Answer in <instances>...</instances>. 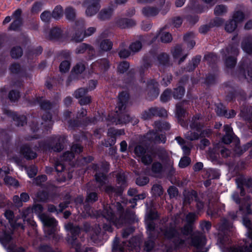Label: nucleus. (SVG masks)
<instances>
[{
	"instance_id": "obj_58",
	"label": "nucleus",
	"mask_w": 252,
	"mask_h": 252,
	"mask_svg": "<svg viewBox=\"0 0 252 252\" xmlns=\"http://www.w3.org/2000/svg\"><path fill=\"white\" fill-rule=\"evenodd\" d=\"M62 31L61 29L55 27L51 30L50 32V39H58L61 37Z\"/></svg>"
},
{
	"instance_id": "obj_9",
	"label": "nucleus",
	"mask_w": 252,
	"mask_h": 252,
	"mask_svg": "<svg viewBox=\"0 0 252 252\" xmlns=\"http://www.w3.org/2000/svg\"><path fill=\"white\" fill-rule=\"evenodd\" d=\"M158 83L155 80H151L147 83V98L152 100L156 98L159 95V90Z\"/></svg>"
},
{
	"instance_id": "obj_57",
	"label": "nucleus",
	"mask_w": 252,
	"mask_h": 252,
	"mask_svg": "<svg viewBox=\"0 0 252 252\" xmlns=\"http://www.w3.org/2000/svg\"><path fill=\"white\" fill-rule=\"evenodd\" d=\"M156 239H153L148 237V239L145 241L144 245V250L149 252L152 251L155 246V240Z\"/></svg>"
},
{
	"instance_id": "obj_38",
	"label": "nucleus",
	"mask_w": 252,
	"mask_h": 252,
	"mask_svg": "<svg viewBox=\"0 0 252 252\" xmlns=\"http://www.w3.org/2000/svg\"><path fill=\"white\" fill-rule=\"evenodd\" d=\"M172 96L175 99H181L185 94V89L183 86H179L172 90Z\"/></svg>"
},
{
	"instance_id": "obj_5",
	"label": "nucleus",
	"mask_w": 252,
	"mask_h": 252,
	"mask_svg": "<svg viewBox=\"0 0 252 252\" xmlns=\"http://www.w3.org/2000/svg\"><path fill=\"white\" fill-rule=\"evenodd\" d=\"M66 137L64 136H60L53 139L52 140L47 141L43 145L44 151L49 152H61L64 148V144Z\"/></svg>"
},
{
	"instance_id": "obj_1",
	"label": "nucleus",
	"mask_w": 252,
	"mask_h": 252,
	"mask_svg": "<svg viewBox=\"0 0 252 252\" xmlns=\"http://www.w3.org/2000/svg\"><path fill=\"white\" fill-rule=\"evenodd\" d=\"M94 214L96 218L106 219L117 228L133 223L136 219L135 213L128 208L125 210L119 202L104 205L102 210H96Z\"/></svg>"
},
{
	"instance_id": "obj_52",
	"label": "nucleus",
	"mask_w": 252,
	"mask_h": 252,
	"mask_svg": "<svg viewBox=\"0 0 252 252\" xmlns=\"http://www.w3.org/2000/svg\"><path fill=\"white\" fill-rule=\"evenodd\" d=\"M165 1L166 0H159L158 2V5L160 8L159 9L161 10V13L163 15L169 10L171 5V3L169 1L165 3Z\"/></svg>"
},
{
	"instance_id": "obj_64",
	"label": "nucleus",
	"mask_w": 252,
	"mask_h": 252,
	"mask_svg": "<svg viewBox=\"0 0 252 252\" xmlns=\"http://www.w3.org/2000/svg\"><path fill=\"white\" fill-rule=\"evenodd\" d=\"M243 117L248 123H252V108L250 107L246 109V112L243 113Z\"/></svg>"
},
{
	"instance_id": "obj_47",
	"label": "nucleus",
	"mask_w": 252,
	"mask_h": 252,
	"mask_svg": "<svg viewBox=\"0 0 252 252\" xmlns=\"http://www.w3.org/2000/svg\"><path fill=\"white\" fill-rule=\"evenodd\" d=\"M225 58V65L227 68H233L237 63V59L236 57L233 56H229Z\"/></svg>"
},
{
	"instance_id": "obj_61",
	"label": "nucleus",
	"mask_w": 252,
	"mask_h": 252,
	"mask_svg": "<svg viewBox=\"0 0 252 252\" xmlns=\"http://www.w3.org/2000/svg\"><path fill=\"white\" fill-rule=\"evenodd\" d=\"M88 92V88H80L74 92L73 95L76 98H81L86 96Z\"/></svg>"
},
{
	"instance_id": "obj_18",
	"label": "nucleus",
	"mask_w": 252,
	"mask_h": 252,
	"mask_svg": "<svg viewBox=\"0 0 252 252\" xmlns=\"http://www.w3.org/2000/svg\"><path fill=\"white\" fill-rule=\"evenodd\" d=\"M32 210L30 207L27 208L23 211L22 213V218L23 219L24 224H27L32 227L35 225V222L32 220Z\"/></svg>"
},
{
	"instance_id": "obj_4",
	"label": "nucleus",
	"mask_w": 252,
	"mask_h": 252,
	"mask_svg": "<svg viewBox=\"0 0 252 252\" xmlns=\"http://www.w3.org/2000/svg\"><path fill=\"white\" fill-rule=\"evenodd\" d=\"M65 228L70 232L71 235L66 237V241L71 248H74L76 252H80L81 251V244L79 242L77 237L80 232V229L78 226H74L71 222H68L65 225Z\"/></svg>"
},
{
	"instance_id": "obj_26",
	"label": "nucleus",
	"mask_w": 252,
	"mask_h": 252,
	"mask_svg": "<svg viewBox=\"0 0 252 252\" xmlns=\"http://www.w3.org/2000/svg\"><path fill=\"white\" fill-rule=\"evenodd\" d=\"M147 229L149 238L157 239L158 237L159 232L155 230V223L153 221L146 220Z\"/></svg>"
},
{
	"instance_id": "obj_55",
	"label": "nucleus",
	"mask_w": 252,
	"mask_h": 252,
	"mask_svg": "<svg viewBox=\"0 0 252 252\" xmlns=\"http://www.w3.org/2000/svg\"><path fill=\"white\" fill-rule=\"evenodd\" d=\"M203 60L211 65L215 64L218 60V58L216 55L213 53H209L205 55Z\"/></svg>"
},
{
	"instance_id": "obj_33",
	"label": "nucleus",
	"mask_w": 252,
	"mask_h": 252,
	"mask_svg": "<svg viewBox=\"0 0 252 252\" xmlns=\"http://www.w3.org/2000/svg\"><path fill=\"white\" fill-rule=\"evenodd\" d=\"M197 198L198 195L197 192L194 190H192L191 191H189L184 194L183 203L184 205L190 204L193 198H194L195 201H197Z\"/></svg>"
},
{
	"instance_id": "obj_24",
	"label": "nucleus",
	"mask_w": 252,
	"mask_h": 252,
	"mask_svg": "<svg viewBox=\"0 0 252 252\" xmlns=\"http://www.w3.org/2000/svg\"><path fill=\"white\" fill-rule=\"evenodd\" d=\"M160 9L156 6H146L142 9L143 14L147 17H155L159 12Z\"/></svg>"
},
{
	"instance_id": "obj_6",
	"label": "nucleus",
	"mask_w": 252,
	"mask_h": 252,
	"mask_svg": "<svg viewBox=\"0 0 252 252\" xmlns=\"http://www.w3.org/2000/svg\"><path fill=\"white\" fill-rule=\"evenodd\" d=\"M84 20L82 19H78L75 21L73 26L74 32L71 35V40L76 42H81L85 37Z\"/></svg>"
},
{
	"instance_id": "obj_36",
	"label": "nucleus",
	"mask_w": 252,
	"mask_h": 252,
	"mask_svg": "<svg viewBox=\"0 0 252 252\" xmlns=\"http://www.w3.org/2000/svg\"><path fill=\"white\" fill-rule=\"evenodd\" d=\"M126 244V242H123L122 244H120L119 239L115 238L113 241L112 250L113 252L118 251L119 252H127L124 248ZM129 252H134L129 251Z\"/></svg>"
},
{
	"instance_id": "obj_54",
	"label": "nucleus",
	"mask_w": 252,
	"mask_h": 252,
	"mask_svg": "<svg viewBox=\"0 0 252 252\" xmlns=\"http://www.w3.org/2000/svg\"><path fill=\"white\" fill-rule=\"evenodd\" d=\"M158 212L152 208H150L146 214V220L153 221L158 219Z\"/></svg>"
},
{
	"instance_id": "obj_7",
	"label": "nucleus",
	"mask_w": 252,
	"mask_h": 252,
	"mask_svg": "<svg viewBox=\"0 0 252 252\" xmlns=\"http://www.w3.org/2000/svg\"><path fill=\"white\" fill-rule=\"evenodd\" d=\"M39 219L42 221L43 225L49 228L46 230L47 234L51 236L53 238H56L55 235V227L57 225V221L54 218H51L45 214H41L39 216Z\"/></svg>"
},
{
	"instance_id": "obj_39",
	"label": "nucleus",
	"mask_w": 252,
	"mask_h": 252,
	"mask_svg": "<svg viewBox=\"0 0 252 252\" xmlns=\"http://www.w3.org/2000/svg\"><path fill=\"white\" fill-rule=\"evenodd\" d=\"M98 199V193L96 192L87 191L85 202L88 204H93Z\"/></svg>"
},
{
	"instance_id": "obj_3",
	"label": "nucleus",
	"mask_w": 252,
	"mask_h": 252,
	"mask_svg": "<svg viewBox=\"0 0 252 252\" xmlns=\"http://www.w3.org/2000/svg\"><path fill=\"white\" fill-rule=\"evenodd\" d=\"M233 225L228 220L223 218L220 220V222L218 224L219 230L218 242L220 244L221 249L226 248L227 250L230 248V246H227L229 244V233L230 229L232 228Z\"/></svg>"
},
{
	"instance_id": "obj_44",
	"label": "nucleus",
	"mask_w": 252,
	"mask_h": 252,
	"mask_svg": "<svg viewBox=\"0 0 252 252\" xmlns=\"http://www.w3.org/2000/svg\"><path fill=\"white\" fill-rule=\"evenodd\" d=\"M194 36V33L192 32L187 33L184 36V39L187 42L188 47L192 49L195 44V42L192 39Z\"/></svg>"
},
{
	"instance_id": "obj_50",
	"label": "nucleus",
	"mask_w": 252,
	"mask_h": 252,
	"mask_svg": "<svg viewBox=\"0 0 252 252\" xmlns=\"http://www.w3.org/2000/svg\"><path fill=\"white\" fill-rule=\"evenodd\" d=\"M151 171L156 175H160L163 171V165L158 161L154 162L152 164Z\"/></svg>"
},
{
	"instance_id": "obj_8",
	"label": "nucleus",
	"mask_w": 252,
	"mask_h": 252,
	"mask_svg": "<svg viewBox=\"0 0 252 252\" xmlns=\"http://www.w3.org/2000/svg\"><path fill=\"white\" fill-rule=\"evenodd\" d=\"M100 0H85L83 5L86 7V14L88 16L95 14L100 8Z\"/></svg>"
},
{
	"instance_id": "obj_20",
	"label": "nucleus",
	"mask_w": 252,
	"mask_h": 252,
	"mask_svg": "<svg viewBox=\"0 0 252 252\" xmlns=\"http://www.w3.org/2000/svg\"><path fill=\"white\" fill-rule=\"evenodd\" d=\"M237 188L240 190V195L244 197L246 195V190L244 188V186L247 188L248 190L252 188V179L243 180L241 183H238L237 180Z\"/></svg>"
},
{
	"instance_id": "obj_11",
	"label": "nucleus",
	"mask_w": 252,
	"mask_h": 252,
	"mask_svg": "<svg viewBox=\"0 0 252 252\" xmlns=\"http://www.w3.org/2000/svg\"><path fill=\"white\" fill-rule=\"evenodd\" d=\"M104 191L110 199L113 198L116 200L118 196L122 195L124 190L123 187H118V186L114 187L107 185L105 187Z\"/></svg>"
},
{
	"instance_id": "obj_37",
	"label": "nucleus",
	"mask_w": 252,
	"mask_h": 252,
	"mask_svg": "<svg viewBox=\"0 0 252 252\" xmlns=\"http://www.w3.org/2000/svg\"><path fill=\"white\" fill-rule=\"evenodd\" d=\"M36 101L40 105L41 109L45 111L50 110L53 107V104L51 102L42 98L37 97Z\"/></svg>"
},
{
	"instance_id": "obj_41",
	"label": "nucleus",
	"mask_w": 252,
	"mask_h": 252,
	"mask_svg": "<svg viewBox=\"0 0 252 252\" xmlns=\"http://www.w3.org/2000/svg\"><path fill=\"white\" fill-rule=\"evenodd\" d=\"M239 77L240 79H246L248 82L252 81V70H248L247 76L244 68L243 67H240Z\"/></svg>"
},
{
	"instance_id": "obj_42",
	"label": "nucleus",
	"mask_w": 252,
	"mask_h": 252,
	"mask_svg": "<svg viewBox=\"0 0 252 252\" xmlns=\"http://www.w3.org/2000/svg\"><path fill=\"white\" fill-rule=\"evenodd\" d=\"M64 14L66 18L70 21H73L76 17V11L74 8L72 7L68 6L65 9Z\"/></svg>"
},
{
	"instance_id": "obj_12",
	"label": "nucleus",
	"mask_w": 252,
	"mask_h": 252,
	"mask_svg": "<svg viewBox=\"0 0 252 252\" xmlns=\"http://www.w3.org/2000/svg\"><path fill=\"white\" fill-rule=\"evenodd\" d=\"M160 232H159L158 237L162 236L165 239H172L177 237L178 232L173 227L164 226L160 228Z\"/></svg>"
},
{
	"instance_id": "obj_13",
	"label": "nucleus",
	"mask_w": 252,
	"mask_h": 252,
	"mask_svg": "<svg viewBox=\"0 0 252 252\" xmlns=\"http://www.w3.org/2000/svg\"><path fill=\"white\" fill-rule=\"evenodd\" d=\"M223 130L225 132V134L222 138V142L223 144H228L230 143H234L235 138H238L234 134L232 128L227 125H224L223 126Z\"/></svg>"
},
{
	"instance_id": "obj_21",
	"label": "nucleus",
	"mask_w": 252,
	"mask_h": 252,
	"mask_svg": "<svg viewBox=\"0 0 252 252\" xmlns=\"http://www.w3.org/2000/svg\"><path fill=\"white\" fill-rule=\"evenodd\" d=\"M221 53L223 57H226L229 56H237L239 54L238 46L236 44H229L226 47L225 49H223Z\"/></svg>"
},
{
	"instance_id": "obj_32",
	"label": "nucleus",
	"mask_w": 252,
	"mask_h": 252,
	"mask_svg": "<svg viewBox=\"0 0 252 252\" xmlns=\"http://www.w3.org/2000/svg\"><path fill=\"white\" fill-rule=\"evenodd\" d=\"M87 50H88L89 53L90 54L93 55L94 53V47L91 45L86 43H82L78 46L75 50V53L78 54H83Z\"/></svg>"
},
{
	"instance_id": "obj_48",
	"label": "nucleus",
	"mask_w": 252,
	"mask_h": 252,
	"mask_svg": "<svg viewBox=\"0 0 252 252\" xmlns=\"http://www.w3.org/2000/svg\"><path fill=\"white\" fill-rule=\"evenodd\" d=\"M233 151L236 155L239 156L244 153L243 147L241 146L239 138H235L234 143L233 144Z\"/></svg>"
},
{
	"instance_id": "obj_19",
	"label": "nucleus",
	"mask_w": 252,
	"mask_h": 252,
	"mask_svg": "<svg viewBox=\"0 0 252 252\" xmlns=\"http://www.w3.org/2000/svg\"><path fill=\"white\" fill-rule=\"evenodd\" d=\"M150 144L142 141L136 144L134 148V153L138 157H140L147 153Z\"/></svg>"
},
{
	"instance_id": "obj_59",
	"label": "nucleus",
	"mask_w": 252,
	"mask_h": 252,
	"mask_svg": "<svg viewBox=\"0 0 252 252\" xmlns=\"http://www.w3.org/2000/svg\"><path fill=\"white\" fill-rule=\"evenodd\" d=\"M237 27V24L235 22V20L231 19L226 23L225 29L227 32L230 33L234 31Z\"/></svg>"
},
{
	"instance_id": "obj_53",
	"label": "nucleus",
	"mask_w": 252,
	"mask_h": 252,
	"mask_svg": "<svg viewBox=\"0 0 252 252\" xmlns=\"http://www.w3.org/2000/svg\"><path fill=\"white\" fill-rule=\"evenodd\" d=\"M232 252H252V241L249 246H244L231 248Z\"/></svg>"
},
{
	"instance_id": "obj_63",
	"label": "nucleus",
	"mask_w": 252,
	"mask_h": 252,
	"mask_svg": "<svg viewBox=\"0 0 252 252\" xmlns=\"http://www.w3.org/2000/svg\"><path fill=\"white\" fill-rule=\"evenodd\" d=\"M156 132L154 131V130L149 131L148 132L146 133V135L144 136L145 139L143 140V141H144L145 142H147L146 141H148L150 142L155 143L156 139Z\"/></svg>"
},
{
	"instance_id": "obj_40",
	"label": "nucleus",
	"mask_w": 252,
	"mask_h": 252,
	"mask_svg": "<svg viewBox=\"0 0 252 252\" xmlns=\"http://www.w3.org/2000/svg\"><path fill=\"white\" fill-rule=\"evenodd\" d=\"M52 115L49 112L46 111L45 113L42 115V119L45 123H47V124H45L44 126L46 127V128L48 130L51 128L53 124V121L52 120Z\"/></svg>"
},
{
	"instance_id": "obj_29",
	"label": "nucleus",
	"mask_w": 252,
	"mask_h": 252,
	"mask_svg": "<svg viewBox=\"0 0 252 252\" xmlns=\"http://www.w3.org/2000/svg\"><path fill=\"white\" fill-rule=\"evenodd\" d=\"M215 149L218 150L223 158H227L230 156L231 151L226 148L222 142H219L215 145Z\"/></svg>"
},
{
	"instance_id": "obj_16",
	"label": "nucleus",
	"mask_w": 252,
	"mask_h": 252,
	"mask_svg": "<svg viewBox=\"0 0 252 252\" xmlns=\"http://www.w3.org/2000/svg\"><path fill=\"white\" fill-rule=\"evenodd\" d=\"M169 59V55L165 53H162L158 55L157 60L159 63V70L160 72H164V67L171 65Z\"/></svg>"
},
{
	"instance_id": "obj_60",
	"label": "nucleus",
	"mask_w": 252,
	"mask_h": 252,
	"mask_svg": "<svg viewBox=\"0 0 252 252\" xmlns=\"http://www.w3.org/2000/svg\"><path fill=\"white\" fill-rule=\"evenodd\" d=\"M208 154L210 160L212 161H218L219 154L218 151L215 149V145L213 149H209Z\"/></svg>"
},
{
	"instance_id": "obj_56",
	"label": "nucleus",
	"mask_w": 252,
	"mask_h": 252,
	"mask_svg": "<svg viewBox=\"0 0 252 252\" xmlns=\"http://www.w3.org/2000/svg\"><path fill=\"white\" fill-rule=\"evenodd\" d=\"M51 15L52 17L56 20L60 19L63 15V7L61 5L56 6Z\"/></svg>"
},
{
	"instance_id": "obj_51",
	"label": "nucleus",
	"mask_w": 252,
	"mask_h": 252,
	"mask_svg": "<svg viewBox=\"0 0 252 252\" xmlns=\"http://www.w3.org/2000/svg\"><path fill=\"white\" fill-rule=\"evenodd\" d=\"M10 55L13 59H18L23 55V49L19 46L13 47L10 52Z\"/></svg>"
},
{
	"instance_id": "obj_23",
	"label": "nucleus",
	"mask_w": 252,
	"mask_h": 252,
	"mask_svg": "<svg viewBox=\"0 0 252 252\" xmlns=\"http://www.w3.org/2000/svg\"><path fill=\"white\" fill-rule=\"evenodd\" d=\"M138 38V40L132 42L129 46V48L130 51L133 53L139 52L142 48V43L146 41L144 35H139Z\"/></svg>"
},
{
	"instance_id": "obj_49",
	"label": "nucleus",
	"mask_w": 252,
	"mask_h": 252,
	"mask_svg": "<svg viewBox=\"0 0 252 252\" xmlns=\"http://www.w3.org/2000/svg\"><path fill=\"white\" fill-rule=\"evenodd\" d=\"M151 110L152 111V114H153V117L158 116L162 117L167 116V111L163 108L154 107H151Z\"/></svg>"
},
{
	"instance_id": "obj_31",
	"label": "nucleus",
	"mask_w": 252,
	"mask_h": 252,
	"mask_svg": "<svg viewBox=\"0 0 252 252\" xmlns=\"http://www.w3.org/2000/svg\"><path fill=\"white\" fill-rule=\"evenodd\" d=\"M157 154L158 158L164 163L171 164V160L166 151L163 148L157 150Z\"/></svg>"
},
{
	"instance_id": "obj_22",
	"label": "nucleus",
	"mask_w": 252,
	"mask_h": 252,
	"mask_svg": "<svg viewBox=\"0 0 252 252\" xmlns=\"http://www.w3.org/2000/svg\"><path fill=\"white\" fill-rule=\"evenodd\" d=\"M21 153L28 160H31L37 157V154L28 145H24L21 148Z\"/></svg>"
},
{
	"instance_id": "obj_35",
	"label": "nucleus",
	"mask_w": 252,
	"mask_h": 252,
	"mask_svg": "<svg viewBox=\"0 0 252 252\" xmlns=\"http://www.w3.org/2000/svg\"><path fill=\"white\" fill-rule=\"evenodd\" d=\"M112 11L111 8L102 9L98 13L97 17L101 21L109 20L112 15Z\"/></svg>"
},
{
	"instance_id": "obj_2",
	"label": "nucleus",
	"mask_w": 252,
	"mask_h": 252,
	"mask_svg": "<svg viewBox=\"0 0 252 252\" xmlns=\"http://www.w3.org/2000/svg\"><path fill=\"white\" fill-rule=\"evenodd\" d=\"M129 99L128 94L126 92H122L118 96V100L116 108L117 116L109 115L108 120L112 123H115L116 125L126 124L130 121V118L129 115L124 113L126 109V104Z\"/></svg>"
},
{
	"instance_id": "obj_17",
	"label": "nucleus",
	"mask_w": 252,
	"mask_h": 252,
	"mask_svg": "<svg viewBox=\"0 0 252 252\" xmlns=\"http://www.w3.org/2000/svg\"><path fill=\"white\" fill-rule=\"evenodd\" d=\"M4 113L13 119L15 124L18 126H22L27 124V118L24 115H19L9 110H5Z\"/></svg>"
},
{
	"instance_id": "obj_27",
	"label": "nucleus",
	"mask_w": 252,
	"mask_h": 252,
	"mask_svg": "<svg viewBox=\"0 0 252 252\" xmlns=\"http://www.w3.org/2000/svg\"><path fill=\"white\" fill-rule=\"evenodd\" d=\"M152 64L150 61L149 58L148 56H144L143 58V63L138 68V71L140 75L143 77L145 75V71L150 68Z\"/></svg>"
},
{
	"instance_id": "obj_34",
	"label": "nucleus",
	"mask_w": 252,
	"mask_h": 252,
	"mask_svg": "<svg viewBox=\"0 0 252 252\" xmlns=\"http://www.w3.org/2000/svg\"><path fill=\"white\" fill-rule=\"evenodd\" d=\"M243 50L249 54H252V37L245 38L241 44Z\"/></svg>"
},
{
	"instance_id": "obj_62",
	"label": "nucleus",
	"mask_w": 252,
	"mask_h": 252,
	"mask_svg": "<svg viewBox=\"0 0 252 252\" xmlns=\"http://www.w3.org/2000/svg\"><path fill=\"white\" fill-rule=\"evenodd\" d=\"M216 111L218 115L225 117L227 109L221 103H219L216 104Z\"/></svg>"
},
{
	"instance_id": "obj_25",
	"label": "nucleus",
	"mask_w": 252,
	"mask_h": 252,
	"mask_svg": "<svg viewBox=\"0 0 252 252\" xmlns=\"http://www.w3.org/2000/svg\"><path fill=\"white\" fill-rule=\"evenodd\" d=\"M116 24L120 28L126 29L134 26L136 25V22L131 19L121 18L117 20Z\"/></svg>"
},
{
	"instance_id": "obj_43",
	"label": "nucleus",
	"mask_w": 252,
	"mask_h": 252,
	"mask_svg": "<svg viewBox=\"0 0 252 252\" xmlns=\"http://www.w3.org/2000/svg\"><path fill=\"white\" fill-rule=\"evenodd\" d=\"M100 231L101 228L98 224H95L93 227L91 239L94 243H98L99 241V236Z\"/></svg>"
},
{
	"instance_id": "obj_28",
	"label": "nucleus",
	"mask_w": 252,
	"mask_h": 252,
	"mask_svg": "<svg viewBox=\"0 0 252 252\" xmlns=\"http://www.w3.org/2000/svg\"><path fill=\"white\" fill-rule=\"evenodd\" d=\"M99 52L101 54L111 50L113 47V42L108 39L102 40L99 43Z\"/></svg>"
},
{
	"instance_id": "obj_14",
	"label": "nucleus",
	"mask_w": 252,
	"mask_h": 252,
	"mask_svg": "<svg viewBox=\"0 0 252 252\" xmlns=\"http://www.w3.org/2000/svg\"><path fill=\"white\" fill-rule=\"evenodd\" d=\"M191 245L197 249L203 248L205 245L206 238L204 235L200 233H195L191 237Z\"/></svg>"
},
{
	"instance_id": "obj_45",
	"label": "nucleus",
	"mask_w": 252,
	"mask_h": 252,
	"mask_svg": "<svg viewBox=\"0 0 252 252\" xmlns=\"http://www.w3.org/2000/svg\"><path fill=\"white\" fill-rule=\"evenodd\" d=\"M155 127L158 131L168 130L170 128V124L166 122L158 121L155 122Z\"/></svg>"
},
{
	"instance_id": "obj_46",
	"label": "nucleus",
	"mask_w": 252,
	"mask_h": 252,
	"mask_svg": "<svg viewBox=\"0 0 252 252\" xmlns=\"http://www.w3.org/2000/svg\"><path fill=\"white\" fill-rule=\"evenodd\" d=\"M94 176L96 181L99 183L98 188L100 189L105 184V181L107 179L106 175L103 172H96Z\"/></svg>"
},
{
	"instance_id": "obj_15",
	"label": "nucleus",
	"mask_w": 252,
	"mask_h": 252,
	"mask_svg": "<svg viewBox=\"0 0 252 252\" xmlns=\"http://www.w3.org/2000/svg\"><path fill=\"white\" fill-rule=\"evenodd\" d=\"M204 121L200 114H196L191 119L189 126L192 129L200 131L204 127Z\"/></svg>"
},
{
	"instance_id": "obj_10",
	"label": "nucleus",
	"mask_w": 252,
	"mask_h": 252,
	"mask_svg": "<svg viewBox=\"0 0 252 252\" xmlns=\"http://www.w3.org/2000/svg\"><path fill=\"white\" fill-rule=\"evenodd\" d=\"M6 226L1 220H0V242L7 249L12 237L10 234L6 232ZM11 244H10L11 245Z\"/></svg>"
},
{
	"instance_id": "obj_30",
	"label": "nucleus",
	"mask_w": 252,
	"mask_h": 252,
	"mask_svg": "<svg viewBox=\"0 0 252 252\" xmlns=\"http://www.w3.org/2000/svg\"><path fill=\"white\" fill-rule=\"evenodd\" d=\"M188 101L187 100H184L181 102H180L176 105V114L178 118H184L186 115V110L184 109V106L185 104H187Z\"/></svg>"
}]
</instances>
